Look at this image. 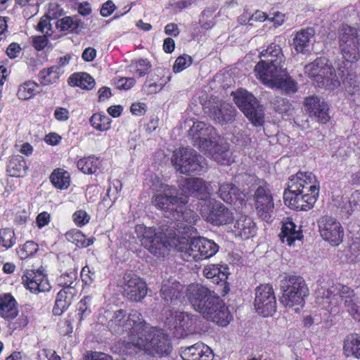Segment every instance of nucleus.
<instances>
[{"mask_svg": "<svg viewBox=\"0 0 360 360\" xmlns=\"http://www.w3.org/2000/svg\"><path fill=\"white\" fill-rule=\"evenodd\" d=\"M319 193V184L311 172H299L292 176L284 191L285 205L295 210H309L313 207Z\"/></svg>", "mask_w": 360, "mask_h": 360, "instance_id": "f257e3e1", "label": "nucleus"}, {"mask_svg": "<svg viewBox=\"0 0 360 360\" xmlns=\"http://www.w3.org/2000/svg\"><path fill=\"white\" fill-rule=\"evenodd\" d=\"M143 325L132 338V344L152 356H168L172 350L168 335L162 329L150 327L146 321Z\"/></svg>", "mask_w": 360, "mask_h": 360, "instance_id": "f03ea898", "label": "nucleus"}, {"mask_svg": "<svg viewBox=\"0 0 360 360\" xmlns=\"http://www.w3.org/2000/svg\"><path fill=\"white\" fill-rule=\"evenodd\" d=\"M179 204L173 212L169 213L166 221H169L167 228L162 227L165 234L170 238L189 237L195 233L194 227L199 216L193 210L184 208Z\"/></svg>", "mask_w": 360, "mask_h": 360, "instance_id": "7ed1b4c3", "label": "nucleus"}, {"mask_svg": "<svg viewBox=\"0 0 360 360\" xmlns=\"http://www.w3.org/2000/svg\"><path fill=\"white\" fill-rule=\"evenodd\" d=\"M169 221L164 220L157 231L152 227H147L143 224H139L135 227V232L137 238L141 240V244L148 251L156 257H163L169 240L173 238H169L162 230V227H167Z\"/></svg>", "mask_w": 360, "mask_h": 360, "instance_id": "20e7f679", "label": "nucleus"}, {"mask_svg": "<svg viewBox=\"0 0 360 360\" xmlns=\"http://www.w3.org/2000/svg\"><path fill=\"white\" fill-rule=\"evenodd\" d=\"M261 60L255 67V72L257 79L267 77L272 78L277 72H283L285 62V57L282 49L278 44L271 43L266 49L260 53Z\"/></svg>", "mask_w": 360, "mask_h": 360, "instance_id": "39448f33", "label": "nucleus"}, {"mask_svg": "<svg viewBox=\"0 0 360 360\" xmlns=\"http://www.w3.org/2000/svg\"><path fill=\"white\" fill-rule=\"evenodd\" d=\"M304 74L319 87L334 89L340 86L335 69L325 57H320L304 66Z\"/></svg>", "mask_w": 360, "mask_h": 360, "instance_id": "423d86ee", "label": "nucleus"}, {"mask_svg": "<svg viewBox=\"0 0 360 360\" xmlns=\"http://www.w3.org/2000/svg\"><path fill=\"white\" fill-rule=\"evenodd\" d=\"M144 322L141 314L137 310H131L130 313H127L124 309H118L113 312L108 323V328L116 335L128 332L131 342L132 338L143 326Z\"/></svg>", "mask_w": 360, "mask_h": 360, "instance_id": "0eeeda50", "label": "nucleus"}, {"mask_svg": "<svg viewBox=\"0 0 360 360\" xmlns=\"http://www.w3.org/2000/svg\"><path fill=\"white\" fill-rule=\"evenodd\" d=\"M283 295L281 302L286 307L303 306L304 298L309 295V289L304 278L300 276H288L281 281Z\"/></svg>", "mask_w": 360, "mask_h": 360, "instance_id": "6e6552de", "label": "nucleus"}, {"mask_svg": "<svg viewBox=\"0 0 360 360\" xmlns=\"http://www.w3.org/2000/svg\"><path fill=\"white\" fill-rule=\"evenodd\" d=\"M338 42L345 62L352 64L359 59L360 28L342 25L338 32Z\"/></svg>", "mask_w": 360, "mask_h": 360, "instance_id": "1a4fd4ad", "label": "nucleus"}, {"mask_svg": "<svg viewBox=\"0 0 360 360\" xmlns=\"http://www.w3.org/2000/svg\"><path fill=\"white\" fill-rule=\"evenodd\" d=\"M326 298L328 300L329 304L334 307L339 302H343L353 319L360 321V302L351 288L340 283L333 285L328 289Z\"/></svg>", "mask_w": 360, "mask_h": 360, "instance_id": "9d476101", "label": "nucleus"}, {"mask_svg": "<svg viewBox=\"0 0 360 360\" xmlns=\"http://www.w3.org/2000/svg\"><path fill=\"white\" fill-rule=\"evenodd\" d=\"M233 100L246 117L255 125L264 123V108L253 94L245 89H238L233 94Z\"/></svg>", "mask_w": 360, "mask_h": 360, "instance_id": "9b49d317", "label": "nucleus"}, {"mask_svg": "<svg viewBox=\"0 0 360 360\" xmlns=\"http://www.w3.org/2000/svg\"><path fill=\"white\" fill-rule=\"evenodd\" d=\"M153 195L152 198L153 205L159 210L166 212H173L180 203L179 194L176 188L156 179L152 186Z\"/></svg>", "mask_w": 360, "mask_h": 360, "instance_id": "f8f14e48", "label": "nucleus"}, {"mask_svg": "<svg viewBox=\"0 0 360 360\" xmlns=\"http://www.w3.org/2000/svg\"><path fill=\"white\" fill-rule=\"evenodd\" d=\"M204 160V158L195 150L188 148L176 150L172 158L175 169L184 174L200 172L203 168Z\"/></svg>", "mask_w": 360, "mask_h": 360, "instance_id": "ddd939ff", "label": "nucleus"}, {"mask_svg": "<svg viewBox=\"0 0 360 360\" xmlns=\"http://www.w3.org/2000/svg\"><path fill=\"white\" fill-rule=\"evenodd\" d=\"M200 211L202 217L214 226L225 225L234 219L233 212L220 202L203 201Z\"/></svg>", "mask_w": 360, "mask_h": 360, "instance_id": "4468645a", "label": "nucleus"}, {"mask_svg": "<svg viewBox=\"0 0 360 360\" xmlns=\"http://www.w3.org/2000/svg\"><path fill=\"white\" fill-rule=\"evenodd\" d=\"M197 311L207 320L222 326L228 325L231 319L228 308L217 294Z\"/></svg>", "mask_w": 360, "mask_h": 360, "instance_id": "2eb2a0df", "label": "nucleus"}, {"mask_svg": "<svg viewBox=\"0 0 360 360\" xmlns=\"http://www.w3.org/2000/svg\"><path fill=\"white\" fill-rule=\"evenodd\" d=\"M254 305L258 314L263 316H272L276 311V300L273 286L262 284L255 288Z\"/></svg>", "mask_w": 360, "mask_h": 360, "instance_id": "dca6fc26", "label": "nucleus"}, {"mask_svg": "<svg viewBox=\"0 0 360 360\" xmlns=\"http://www.w3.org/2000/svg\"><path fill=\"white\" fill-rule=\"evenodd\" d=\"M166 314L165 323L174 329L175 336L179 338H184L188 332H191L192 327L196 322V317L188 312L174 311L169 310Z\"/></svg>", "mask_w": 360, "mask_h": 360, "instance_id": "f3484780", "label": "nucleus"}, {"mask_svg": "<svg viewBox=\"0 0 360 360\" xmlns=\"http://www.w3.org/2000/svg\"><path fill=\"white\" fill-rule=\"evenodd\" d=\"M180 188L181 193L179 195V200L181 204H186L188 202V197L193 196L202 200L200 205H203L202 202L207 198L210 191L205 181L200 178H187L184 182L181 184Z\"/></svg>", "mask_w": 360, "mask_h": 360, "instance_id": "a211bd4d", "label": "nucleus"}, {"mask_svg": "<svg viewBox=\"0 0 360 360\" xmlns=\"http://www.w3.org/2000/svg\"><path fill=\"white\" fill-rule=\"evenodd\" d=\"M189 136L191 137L193 145L203 151L211 146L216 139L217 133L214 128L204 122H195L189 129Z\"/></svg>", "mask_w": 360, "mask_h": 360, "instance_id": "6ab92c4d", "label": "nucleus"}, {"mask_svg": "<svg viewBox=\"0 0 360 360\" xmlns=\"http://www.w3.org/2000/svg\"><path fill=\"white\" fill-rule=\"evenodd\" d=\"M319 232L323 240L332 245H338L342 242L344 232L340 223L331 217L323 216L318 221Z\"/></svg>", "mask_w": 360, "mask_h": 360, "instance_id": "aec40b11", "label": "nucleus"}, {"mask_svg": "<svg viewBox=\"0 0 360 360\" xmlns=\"http://www.w3.org/2000/svg\"><path fill=\"white\" fill-rule=\"evenodd\" d=\"M256 210L264 220L268 221L274 210V203L269 186L266 183L259 185L254 195Z\"/></svg>", "mask_w": 360, "mask_h": 360, "instance_id": "412c9836", "label": "nucleus"}, {"mask_svg": "<svg viewBox=\"0 0 360 360\" xmlns=\"http://www.w3.org/2000/svg\"><path fill=\"white\" fill-rule=\"evenodd\" d=\"M124 296L130 301L140 302L147 294L146 283L135 274H128L123 277Z\"/></svg>", "mask_w": 360, "mask_h": 360, "instance_id": "4be33fe9", "label": "nucleus"}, {"mask_svg": "<svg viewBox=\"0 0 360 360\" xmlns=\"http://www.w3.org/2000/svg\"><path fill=\"white\" fill-rule=\"evenodd\" d=\"M214 295L213 290L199 283L189 285L186 290L188 300L195 311L205 306Z\"/></svg>", "mask_w": 360, "mask_h": 360, "instance_id": "5701e85b", "label": "nucleus"}, {"mask_svg": "<svg viewBox=\"0 0 360 360\" xmlns=\"http://www.w3.org/2000/svg\"><path fill=\"white\" fill-rule=\"evenodd\" d=\"M22 280L25 287L32 292H46L51 288L46 275L40 271L26 270Z\"/></svg>", "mask_w": 360, "mask_h": 360, "instance_id": "b1692460", "label": "nucleus"}, {"mask_svg": "<svg viewBox=\"0 0 360 360\" xmlns=\"http://www.w3.org/2000/svg\"><path fill=\"white\" fill-rule=\"evenodd\" d=\"M304 106L311 117H314L317 121L326 124L330 120L328 105L319 96H312L305 98Z\"/></svg>", "mask_w": 360, "mask_h": 360, "instance_id": "393cba45", "label": "nucleus"}, {"mask_svg": "<svg viewBox=\"0 0 360 360\" xmlns=\"http://www.w3.org/2000/svg\"><path fill=\"white\" fill-rule=\"evenodd\" d=\"M182 285L170 277L162 281L160 295L166 304L176 305L182 296Z\"/></svg>", "mask_w": 360, "mask_h": 360, "instance_id": "a878e982", "label": "nucleus"}, {"mask_svg": "<svg viewBox=\"0 0 360 360\" xmlns=\"http://www.w3.org/2000/svg\"><path fill=\"white\" fill-rule=\"evenodd\" d=\"M264 84L276 86L286 94H293L297 91L296 82L288 75L287 69H283V72H277L272 78L265 77L262 79Z\"/></svg>", "mask_w": 360, "mask_h": 360, "instance_id": "bb28decb", "label": "nucleus"}, {"mask_svg": "<svg viewBox=\"0 0 360 360\" xmlns=\"http://www.w3.org/2000/svg\"><path fill=\"white\" fill-rule=\"evenodd\" d=\"M236 115V108L231 104L226 102L220 103L219 105L210 108V117L221 124L233 122Z\"/></svg>", "mask_w": 360, "mask_h": 360, "instance_id": "cd10ccee", "label": "nucleus"}, {"mask_svg": "<svg viewBox=\"0 0 360 360\" xmlns=\"http://www.w3.org/2000/svg\"><path fill=\"white\" fill-rule=\"evenodd\" d=\"M218 196L224 202L236 206L245 202V195L234 184L228 183L220 185Z\"/></svg>", "mask_w": 360, "mask_h": 360, "instance_id": "c85d7f7f", "label": "nucleus"}, {"mask_svg": "<svg viewBox=\"0 0 360 360\" xmlns=\"http://www.w3.org/2000/svg\"><path fill=\"white\" fill-rule=\"evenodd\" d=\"M184 360H212L211 349L202 342H197L185 348L181 354Z\"/></svg>", "mask_w": 360, "mask_h": 360, "instance_id": "c756f323", "label": "nucleus"}, {"mask_svg": "<svg viewBox=\"0 0 360 360\" xmlns=\"http://www.w3.org/2000/svg\"><path fill=\"white\" fill-rule=\"evenodd\" d=\"M233 231L236 236L242 240H247L256 235L257 228L251 217L241 215L234 224Z\"/></svg>", "mask_w": 360, "mask_h": 360, "instance_id": "7c9ffc66", "label": "nucleus"}, {"mask_svg": "<svg viewBox=\"0 0 360 360\" xmlns=\"http://www.w3.org/2000/svg\"><path fill=\"white\" fill-rule=\"evenodd\" d=\"M279 237L282 243H286L291 246L296 240H301L303 235L300 227H297L292 219L287 218L283 221Z\"/></svg>", "mask_w": 360, "mask_h": 360, "instance_id": "2f4dec72", "label": "nucleus"}, {"mask_svg": "<svg viewBox=\"0 0 360 360\" xmlns=\"http://www.w3.org/2000/svg\"><path fill=\"white\" fill-rule=\"evenodd\" d=\"M203 151L219 164L226 165L229 162L230 153L226 143H219L215 139L211 146H208L207 149Z\"/></svg>", "mask_w": 360, "mask_h": 360, "instance_id": "473e14b6", "label": "nucleus"}, {"mask_svg": "<svg viewBox=\"0 0 360 360\" xmlns=\"http://www.w3.org/2000/svg\"><path fill=\"white\" fill-rule=\"evenodd\" d=\"M340 212L347 217L356 212L360 211V191H353L349 198H341L337 205Z\"/></svg>", "mask_w": 360, "mask_h": 360, "instance_id": "72a5a7b5", "label": "nucleus"}, {"mask_svg": "<svg viewBox=\"0 0 360 360\" xmlns=\"http://www.w3.org/2000/svg\"><path fill=\"white\" fill-rule=\"evenodd\" d=\"M29 167L21 155L12 156L7 163L6 172L10 176L22 178L26 176Z\"/></svg>", "mask_w": 360, "mask_h": 360, "instance_id": "f704fd0d", "label": "nucleus"}, {"mask_svg": "<svg viewBox=\"0 0 360 360\" xmlns=\"http://www.w3.org/2000/svg\"><path fill=\"white\" fill-rule=\"evenodd\" d=\"M181 257L187 262L202 260L197 237L191 238L188 242L179 247Z\"/></svg>", "mask_w": 360, "mask_h": 360, "instance_id": "c9c22d12", "label": "nucleus"}, {"mask_svg": "<svg viewBox=\"0 0 360 360\" xmlns=\"http://www.w3.org/2000/svg\"><path fill=\"white\" fill-rule=\"evenodd\" d=\"M17 302L11 294L0 295V316L4 319H13L17 316Z\"/></svg>", "mask_w": 360, "mask_h": 360, "instance_id": "e433bc0d", "label": "nucleus"}, {"mask_svg": "<svg viewBox=\"0 0 360 360\" xmlns=\"http://www.w3.org/2000/svg\"><path fill=\"white\" fill-rule=\"evenodd\" d=\"M312 28H307L297 32L293 39V45L297 53L306 54L309 52L311 38L314 36Z\"/></svg>", "mask_w": 360, "mask_h": 360, "instance_id": "4c0bfd02", "label": "nucleus"}, {"mask_svg": "<svg viewBox=\"0 0 360 360\" xmlns=\"http://www.w3.org/2000/svg\"><path fill=\"white\" fill-rule=\"evenodd\" d=\"M56 27L60 31L78 33L85 28L84 23L77 16H65L56 22Z\"/></svg>", "mask_w": 360, "mask_h": 360, "instance_id": "58836bf2", "label": "nucleus"}, {"mask_svg": "<svg viewBox=\"0 0 360 360\" xmlns=\"http://www.w3.org/2000/svg\"><path fill=\"white\" fill-rule=\"evenodd\" d=\"M77 272L73 269L69 272L62 274L57 278L58 285L63 287L62 290L68 292L69 294L76 295L77 290L75 289L77 285Z\"/></svg>", "mask_w": 360, "mask_h": 360, "instance_id": "ea45409f", "label": "nucleus"}, {"mask_svg": "<svg viewBox=\"0 0 360 360\" xmlns=\"http://www.w3.org/2000/svg\"><path fill=\"white\" fill-rule=\"evenodd\" d=\"M343 351L347 357L360 359V335L354 333L347 335L344 340Z\"/></svg>", "mask_w": 360, "mask_h": 360, "instance_id": "a19ab883", "label": "nucleus"}, {"mask_svg": "<svg viewBox=\"0 0 360 360\" xmlns=\"http://www.w3.org/2000/svg\"><path fill=\"white\" fill-rule=\"evenodd\" d=\"M68 84L72 86L91 90L95 86L94 79L86 72H76L68 78Z\"/></svg>", "mask_w": 360, "mask_h": 360, "instance_id": "79ce46f5", "label": "nucleus"}, {"mask_svg": "<svg viewBox=\"0 0 360 360\" xmlns=\"http://www.w3.org/2000/svg\"><path fill=\"white\" fill-rule=\"evenodd\" d=\"M50 181L58 189H67L70 184V174L62 168L55 169L50 175Z\"/></svg>", "mask_w": 360, "mask_h": 360, "instance_id": "37998d69", "label": "nucleus"}, {"mask_svg": "<svg viewBox=\"0 0 360 360\" xmlns=\"http://www.w3.org/2000/svg\"><path fill=\"white\" fill-rule=\"evenodd\" d=\"M75 295L69 294L65 290H60L56 296L53 313L56 316L61 315L71 304L72 298Z\"/></svg>", "mask_w": 360, "mask_h": 360, "instance_id": "c03bdc74", "label": "nucleus"}, {"mask_svg": "<svg viewBox=\"0 0 360 360\" xmlns=\"http://www.w3.org/2000/svg\"><path fill=\"white\" fill-rule=\"evenodd\" d=\"M202 260L214 256L219 251V245L212 240L197 237Z\"/></svg>", "mask_w": 360, "mask_h": 360, "instance_id": "a18cd8bd", "label": "nucleus"}, {"mask_svg": "<svg viewBox=\"0 0 360 360\" xmlns=\"http://www.w3.org/2000/svg\"><path fill=\"white\" fill-rule=\"evenodd\" d=\"M204 276L208 279H212L213 283H219L225 281L228 277L227 268L223 269L215 264L207 265L203 269Z\"/></svg>", "mask_w": 360, "mask_h": 360, "instance_id": "49530a36", "label": "nucleus"}, {"mask_svg": "<svg viewBox=\"0 0 360 360\" xmlns=\"http://www.w3.org/2000/svg\"><path fill=\"white\" fill-rule=\"evenodd\" d=\"M39 85L34 81H26L18 87L17 96L19 99L28 100L33 98L37 93Z\"/></svg>", "mask_w": 360, "mask_h": 360, "instance_id": "de8ad7c7", "label": "nucleus"}, {"mask_svg": "<svg viewBox=\"0 0 360 360\" xmlns=\"http://www.w3.org/2000/svg\"><path fill=\"white\" fill-rule=\"evenodd\" d=\"M67 240L79 248H86L91 244L94 241L92 238H86L82 232L77 229H73L65 233Z\"/></svg>", "mask_w": 360, "mask_h": 360, "instance_id": "09e8293b", "label": "nucleus"}, {"mask_svg": "<svg viewBox=\"0 0 360 360\" xmlns=\"http://www.w3.org/2000/svg\"><path fill=\"white\" fill-rule=\"evenodd\" d=\"M59 67L52 66L47 69H43L39 72V80L42 85L52 84L59 78Z\"/></svg>", "mask_w": 360, "mask_h": 360, "instance_id": "8fccbe9b", "label": "nucleus"}, {"mask_svg": "<svg viewBox=\"0 0 360 360\" xmlns=\"http://www.w3.org/2000/svg\"><path fill=\"white\" fill-rule=\"evenodd\" d=\"M77 167L84 174H93L96 172L99 165V158L94 156L84 158L78 160Z\"/></svg>", "mask_w": 360, "mask_h": 360, "instance_id": "3c124183", "label": "nucleus"}, {"mask_svg": "<svg viewBox=\"0 0 360 360\" xmlns=\"http://www.w3.org/2000/svg\"><path fill=\"white\" fill-rule=\"evenodd\" d=\"M347 92L350 95L351 99L357 105H360V84L356 78L349 77L344 81Z\"/></svg>", "mask_w": 360, "mask_h": 360, "instance_id": "603ef678", "label": "nucleus"}, {"mask_svg": "<svg viewBox=\"0 0 360 360\" xmlns=\"http://www.w3.org/2000/svg\"><path fill=\"white\" fill-rule=\"evenodd\" d=\"M129 71L137 74L140 77H143L149 72L151 68L150 63L143 58L131 60L128 66Z\"/></svg>", "mask_w": 360, "mask_h": 360, "instance_id": "864d4df0", "label": "nucleus"}, {"mask_svg": "<svg viewBox=\"0 0 360 360\" xmlns=\"http://www.w3.org/2000/svg\"><path fill=\"white\" fill-rule=\"evenodd\" d=\"M90 123L96 129L103 131L110 127L111 120L105 115L95 113L90 118Z\"/></svg>", "mask_w": 360, "mask_h": 360, "instance_id": "5fc2aeb1", "label": "nucleus"}, {"mask_svg": "<svg viewBox=\"0 0 360 360\" xmlns=\"http://www.w3.org/2000/svg\"><path fill=\"white\" fill-rule=\"evenodd\" d=\"M38 250V245L32 240H29L19 247L17 253L21 259H25L34 256Z\"/></svg>", "mask_w": 360, "mask_h": 360, "instance_id": "6e6d98bb", "label": "nucleus"}, {"mask_svg": "<svg viewBox=\"0 0 360 360\" xmlns=\"http://www.w3.org/2000/svg\"><path fill=\"white\" fill-rule=\"evenodd\" d=\"M122 189V184L119 180H114L110 183L106 195L103 199V203L107 201V198L111 200V206L120 196V192Z\"/></svg>", "mask_w": 360, "mask_h": 360, "instance_id": "4d7b16f0", "label": "nucleus"}, {"mask_svg": "<svg viewBox=\"0 0 360 360\" xmlns=\"http://www.w3.org/2000/svg\"><path fill=\"white\" fill-rule=\"evenodd\" d=\"M15 233L11 229L0 230V245L6 249L11 248L15 243Z\"/></svg>", "mask_w": 360, "mask_h": 360, "instance_id": "13d9d810", "label": "nucleus"}, {"mask_svg": "<svg viewBox=\"0 0 360 360\" xmlns=\"http://www.w3.org/2000/svg\"><path fill=\"white\" fill-rule=\"evenodd\" d=\"M91 297L90 296H85L78 302L77 310L79 321H82L91 314Z\"/></svg>", "mask_w": 360, "mask_h": 360, "instance_id": "bf43d9fd", "label": "nucleus"}, {"mask_svg": "<svg viewBox=\"0 0 360 360\" xmlns=\"http://www.w3.org/2000/svg\"><path fill=\"white\" fill-rule=\"evenodd\" d=\"M192 63V58L188 55H184L179 56L173 66V70L174 72H180L189 67Z\"/></svg>", "mask_w": 360, "mask_h": 360, "instance_id": "052dcab7", "label": "nucleus"}, {"mask_svg": "<svg viewBox=\"0 0 360 360\" xmlns=\"http://www.w3.org/2000/svg\"><path fill=\"white\" fill-rule=\"evenodd\" d=\"M73 220L78 226H82L86 224L90 219V216L84 210H78L73 215Z\"/></svg>", "mask_w": 360, "mask_h": 360, "instance_id": "680f3d73", "label": "nucleus"}, {"mask_svg": "<svg viewBox=\"0 0 360 360\" xmlns=\"http://www.w3.org/2000/svg\"><path fill=\"white\" fill-rule=\"evenodd\" d=\"M81 278L85 285H90L96 278L95 272L91 271L89 266H85L81 271Z\"/></svg>", "mask_w": 360, "mask_h": 360, "instance_id": "e2e57ef3", "label": "nucleus"}, {"mask_svg": "<svg viewBox=\"0 0 360 360\" xmlns=\"http://www.w3.org/2000/svg\"><path fill=\"white\" fill-rule=\"evenodd\" d=\"M135 79L133 77H121L116 82L119 89L128 90L135 84Z\"/></svg>", "mask_w": 360, "mask_h": 360, "instance_id": "0e129e2a", "label": "nucleus"}, {"mask_svg": "<svg viewBox=\"0 0 360 360\" xmlns=\"http://www.w3.org/2000/svg\"><path fill=\"white\" fill-rule=\"evenodd\" d=\"M115 8L116 6L113 1L111 0H108L104 4H103L100 10V13L103 17H108L113 13Z\"/></svg>", "mask_w": 360, "mask_h": 360, "instance_id": "69168bd1", "label": "nucleus"}, {"mask_svg": "<svg viewBox=\"0 0 360 360\" xmlns=\"http://www.w3.org/2000/svg\"><path fill=\"white\" fill-rule=\"evenodd\" d=\"M39 360H60V357L51 349H44L39 354Z\"/></svg>", "mask_w": 360, "mask_h": 360, "instance_id": "338daca9", "label": "nucleus"}, {"mask_svg": "<svg viewBox=\"0 0 360 360\" xmlns=\"http://www.w3.org/2000/svg\"><path fill=\"white\" fill-rule=\"evenodd\" d=\"M21 50L22 49L18 43L13 42L8 46L6 54L11 59L15 58L18 56Z\"/></svg>", "mask_w": 360, "mask_h": 360, "instance_id": "774afa93", "label": "nucleus"}]
</instances>
